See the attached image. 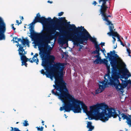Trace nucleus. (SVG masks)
<instances>
[{"instance_id": "obj_52", "label": "nucleus", "mask_w": 131, "mask_h": 131, "mask_svg": "<svg viewBox=\"0 0 131 131\" xmlns=\"http://www.w3.org/2000/svg\"><path fill=\"white\" fill-rule=\"evenodd\" d=\"M14 24H12L11 25V26H12V28H13V27H14Z\"/></svg>"}, {"instance_id": "obj_51", "label": "nucleus", "mask_w": 131, "mask_h": 131, "mask_svg": "<svg viewBox=\"0 0 131 131\" xmlns=\"http://www.w3.org/2000/svg\"><path fill=\"white\" fill-rule=\"evenodd\" d=\"M93 129L92 128V129L90 128V129H89V130H88V131H92Z\"/></svg>"}, {"instance_id": "obj_26", "label": "nucleus", "mask_w": 131, "mask_h": 131, "mask_svg": "<svg viewBox=\"0 0 131 131\" xmlns=\"http://www.w3.org/2000/svg\"><path fill=\"white\" fill-rule=\"evenodd\" d=\"M11 131H21L18 128L16 127H14V130H13V127H11Z\"/></svg>"}, {"instance_id": "obj_15", "label": "nucleus", "mask_w": 131, "mask_h": 131, "mask_svg": "<svg viewBox=\"0 0 131 131\" xmlns=\"http://www.w3.org/2000/svg\"><path fill=\"white\" fill-rule=\"evenodd\" d=\"M108 0H99V2L100 4L101 2H102V5L101 6V8L100 9V14H102V16L104 15V14L106 13L105 12H106L108 7L106 5V2Z\"/></svg>"}, {"instance_id": "obj_53", "label": "nucleus", "mask_w": 131, "mask_h": 131, "mask_svg": "<svg viewBox=\"0 0 131 131\" xmlns=\"http://www.w3.org/2000/svg\"><path fill=\"white\" fill-rule=\"evenodd\" d=\"M44 122L43 121H42L41 122L42 123V125H44V124H43L44 123Z\"/></svg>"}, {"instance_id": "obj_63", "label": "nucleus", "mask_w": 131, "mask_h": 131, "mask_svg": "<svg viewBox=\"0 0 131 131\" xmlns=\"http://www.w3.org/2000/svg\"><path fill=\"white\" fill-rule=\"evenodd\" d=\"M22 23V21L21 20H20V22L19 23H20V24H21Z\"/></svg>"}, {"instance_id": "obj_60", "label": "nucleus", "mask_w": 131, "mask_h": 131, "mask_svg": "<svg viewBox=\"0 0 131 131\" xmlns=\"http://www.w3.org/2000/svg\"><path fill=\"white\" fill-rule=\"evenodd\" d=\"M128 77H129V76H131V75L130 74H128Z\"/></svg>"}, {"instance_id": "obj_58", "label": "nucleus", "mask_w": 131, "mask_h": 131, "mask_svg": "<svg viewBox=\"0 0 131 131\" xmlns=\"http://www.w3.org/2000/svg\"><path fill=\"white\" fill-rule=\"evenodd\" d=\"M24 19V18L23 16H21V19L23 20Z\"/></svg>"}, {"instance_id": "obj_49", "label": "nucleus", "mask_w": 131, "mask_h": 131, "mask_svg": "<svg viewBox=\"0 0 131 131\" xmlns=\"http://www.w3.org/2000/svg\"><path fill=\"white\" fill-rule=\"evenodd\" d=\"M26 63V62H25L24 61H24H22L21 63L22 64H25V63Z\"/></svg>"}, {"instance_id": "obj_13", "label": "nucleus", "mask_w": 131, "mask_h": 131, "mask_svg": "<svg viewBox=\"0 0 131 131\" xmlns=\"http://www.w3.org/2000/svg\"><path fill=\"white\" fill-rule=\"evenodd\" d=\"M5 30V24L0 17V40L5 39V37L4 33Z\"/></svg>"}, {"instance_id": "obj_24", "label": "nucleus", "mask_w": 131, "mask_h": 131, "mask_svg": "<svg viewBox=\"0 0 131 131\" xmlns=\"http://www.w3.org/2000/svg\"><path fill=\"white\" fill-rule=\"evenodd\" d=\"M92 123L90 122H88V123L87 125V127L89 129H93L94 128V127L91 125Z\"/></svg>"}, {"instance_id": "obj_57", "label": "nucleus", "mask_w": 131, "mask_h": 131, "mask_svg": "<svg viewBox=\"0 0 131 131\" xmlns=\"http://www.w3.org/2000/svg\"><path fill=\"white\" fill-rule=\"evenodd\" d=\"M14 38H15V39L16 40V39H18V38H17V37H15Z\"/></svg>"}, {"instance_id": "obj_29", "label": "nucleus", "mask_w": 131, "mask_h": 131, "mask_svg": "<svg viewBox=\"0 0 131 131\" xmlns=\"http://www.w3.org/2000/svg\"><path fill=\"white\" fill-rule=\"evenodd\" d=\"M102 16H103L104 18V19H105L106 18L108 19V17H111V16L110 15L107 16L106 15V13L105 14H104V15H103Z\"/></svg>"}, {"instance_id": "obj_12", "label": "nucleus", "mask_w": 131, "mask_h": 131, "mask_svg": "<svg viewBox=\"0 0 131 131\" xmlns=\"http://www.w3.org/2000/svg\"><path fill=\"white\" fill-rule=\"evenodd\" d=\"M64 63L60 62L56 63L54 65V68L56 73H58L60 77V80H62L63 77V71L65 68Z\"/></svg>"}, {"instance_id": "obj_40", "label": "nucleus", "mask_w": 131, "mask_h": 131, "mask_svg": "<svg viewBox=\"0 0 131 131\" xmlns=\"http://www.w3.org/2000/svg\"><path fill=\"white\" fill-rule=\"evenodd\" d=\"M36 17H37L40 18H41V17H40V15L39 14V13H38L36 15Z\"/></svg>"}, {"instance_id": "obj_27", "label": "nucleus", "mask_w": 131, "mask_h": 131, "mask_svg": "<svg viewBox=\"0 0 131 131\" xmlns=\"http://www.w3.org/2000/svg\"><path fill=\"white\" fill-rule=\"evenodd\" d=\"M23 126H28L29 125L28 123V122L26 120H25L24 122L23 123Z\"/></svg>"}, {"instance_id": "obj_35", "label": "nucleus", "mask_w": 131, "mask_h": 131, "mask_svg": "<svg viewBox=\"0 0 131 131\" xmlns=\"http://www.w3.org/2000/svg\"><path fill=\"white\" fill-rule=\"evenodd\" d=\"M99 89H100L101 90H102V89H104V86L103 85L101 84H99Z\"/></svg>"}, {"instance_id": "obj_6", "label": "nucleus", "mask_w": 131, "mask_h": 131, "mask_svg": "<svg viewBox=\"0 0 131 131\" xmlns=\"http://www.w3.org/2000/svg\"><path fill=\"white\" fill-rule=\"evenodd\" d=\"M106 75L108 76V78L110 79V82L108 84L110 83L111 85L113 86L117 91H120L123 93L124 92V89L128 85L127 81L120 79L122 81L121 83H120L119 80V78L118 76L115 74L113 73L111 77H110L109 75Z\"/></svg>"}, {"instance_id": "obj_7", "label": "nucleus", "mask_w": 131, "mask_h": 131, "mask_svg": "<svg viewBox=\"0 0 131 131\" xmlns=\"http://www.w3.org/2000/svg\"><path fill=\"white\" fill-rule=\"evenodd\" d=\"M70 107L74 113H81L82 108L80 107V100L75 99L73 96L68 94Z\"/></svg>"}, {"instance_id": "obj_19", "label": "nucleus", "mask_w": 131, "mask_h": 131, "mask_svg": "<svg viewBox=\"0 0 131 131\" xmlns=\"http://www.w3.org/2000/svg\"><path fill=\"white\" fill-rule=\"evenodd\" d=\"M104 80L102 82L100 81L99 83H100L102 84L104 86H106L107 83H108V80L105 78V77H104Z\"/></svg>"}, {"instance_id": "obj_38", "label": "nucleus", "mask_w": 131, "mask_h": 131, "mask_svg": "<svg viewBox=\"0 0 131 131\" xmlns=\"http://www.w3.org/2000/svg\"><path fill=\"white\" fill-rule=\"evenodd\" d=\"M117 37V39H118L117 40L118 41H119L120 42V41H121L120 39L119 35L118 36V37Z\"/></svg>"}, {"instance_id": "obj_18", "label": "nucleus", "mask_w": 131, "mask_h": 131, "mask_svg": "<svg viewBox=\"0 0 131 131\" xmlns=\"http://www.w3.org/2000/svg\"><path fill=\"white\" fill-rule=\"evenodd\" d=\"M95 48L96 49V50L93 51L92 52V54H97V55L95 56L94 57H99L100 55V47L99 45H95Z\"/></svg>"}, {"instance_id": "obj_36", "label": "nucleus", "mask_w": 131, "mask_h": 131, "mask_svg": "<svg viewBox=\"0 0 131 131\" xmlns=\"http://www.w3.org/2000/svg\"><path fill=\"white\" fill-rule=\"evenodd\" d=\"M63 14V12H61L58 13V16H61Z\"/></svg>"}, {"instance_id": "obj_17", "label": "nucleus", "mask_w": 131, "mask_h": 131, "mask_svg": "<svg viewBox=\"0 0 131 131\" xmlns=\"http://www.w3.org/2000/svg\"><path fill=\"white\" fill-rule=\"evenodd\" d=\"M114 28V26L112 25L110 26V32L107 33V34L110 36H112L113 37H118L119 35L116 32H114L115 29H113Z\"/></svg>"}, {"instance_id": "obj_4", "label": "nucleus", "mask_w": 131, "mask_h": 131, "mask_svg": "<svg viewBox=\"0 0 131 131\" xmlns=\"http://www.w3.org/2000/svg\"><path fill=\"white\" fill-rule=\"evenodd\" d=\"M47 18L42 16L41 18L35 17L33 22L30 24L29 27V31L31 36L32 38H36L34 40L35 44L41 47L46 48H50L51 49L52 48L49 46L48 43H50L52 39V36L48 34L47 33L42 32L41 35L43 37L44 42H42L39 38L40 36V34L36 33L34 31V24L37 22H39L43 25L46 24Z\"/></svg>"}, {"instance_id": "obj_50", "label": "nucleus", "mask_w": 131, "mask_h": 131, "mask_svg": "<svg viewBox=\"0 0 131 131\" xmlns=\"http://www.w3.org/2000/svg\"><path fill=\"white\" fill-rule=\"evenodd\" d=\"M125 72H126V73L128 72V70L127 69H126L125 70Z\"/></svg>"}, {"instance_id": "obj_43", "label": "nucleus", "mask_w": 131, "mask_h": 131, "mask_svg": "<svg viewBox=\"0 0 131 131\" xmlns=\"http://www.w3.org/2000/svg\"><path fill=\"white\" fill-rule=\"evenodd\" d=\"M105 43L104 42H102L100 44L102 46H105Z\"/></svg>"}, {"instance_id": "obj_64", "label": "nucleus", "mask_w": 131, "mask_h": 131, "mask_svg": "<svg viewBox=\"0 0 131 131\" xmlns=\"http://www.w3.org/2000/svg\"><path fill=\"white\" fill-rule=\"evenodd\" d=\"M130 84H131V81H130V82L129 83Z\"/></svg>"}, {"instance_id": "obj_20", "label": "nucleus", "mask_w": 131, "mask_h": 131, "mask_svg": "<svg viewBox=\"0 0 131 131\" xmlns=\"http://www.w3.org/2000/svg\"><path fill=\"white\" fill-rule=\"evenodd\" d=\"M20 59L22 61L25 62H27L28 60L31 59V58L29 59L27 58L25 56H20Z\"/></svg>"}, {"instance_id": "obj_61", "label": "nucleus", "mask_w": 131, "mask_h": 131, "mask_svg": "<svg viewBox=\"0 0 131 131\" xmlns=\"http://www.w3.org/2000/svg\"><path fill=\"white\" fill-rule=\"evenodd\" d=\"M128 46L129 47L130 46V44L129 43H128Z\"/></svg>"}, {"instance_id": "obj_48", "label": "nucleus", "mask_w": 131, "mask_h": 131, "mask_svg": "<svg viewBox=\"0 0 131 131\" xmlns=\"http://www.w3.org/2000/svg\"><path fill=\"white\" fill-rule=\"evenodd\" d=\"M125 75L124 74V73L123 74V75L122 76V77H121V78H122V79H123L124 78V76Z\"/></svg>"}, {"instance_id": "obj_37", "label": "nucleus", "mask_w": 131, "mask_h": 131, "mask_svg": "<svg viewBox=\"0 0 131 131\" xmlns=\"http://www.w3.org/2000/svg\"><path fill=\"white\" fill-rule=\"evenodd\" d=\"M112 38L113 39V40L112 41V42L113 44H114L115 42V41H116V39L114 37H112Z\"/></svg>"}, {"instance_id": "obj_11", "label": "nucleus", "mask_w": 131, "mask_h": 131, "mask_svg": "<svg viewBox=\"0 0 131 131\" xmlns=\"http://www.w3.org/2000/svg\"><path fill=\"white\" fill-rule=\"evenodd\" d=\"M64 28L62 26H61V25L58 26H55L52 27H49L45 29V31H49L52 34H54V36L56 37L60 35V33L56 30H58L60 32H64Z\"/></svg>"}, {"instance_id": "obj_9", "label": "nucleus", "mask_w": 131, "mask_h": 131, "mask_svg": "<svg viewBox=\"0 0 131 131\" xmlns=\"http://www.w3.org/2000/svg\"><path fill=\"white\" fill-rule=\"evenodd\" d=\"M59 18L60 19H59L58 18L54 17L53 19H52L51 17H49L47 18L46 21V24L48 23H53L54 24H57L55 26H58L61 25V26H64L65 27H67V29L69 30V26L67 22H66L63 20L65 19V17H59Z\"/></svg>"}, {"instance_id": "obj_46", "label": "nucleus", "mask_w": 131, "mask_h": 131, "mask_svg": "<svg viewBox=\"0 0 131 131\" xmlns=\"http://www.w3.org/2000/svg\"><path fill=\"white\" fill-rule=\"evenodd\" d=\"M16 22L17 24L18 25L20 24V23H19V21L18 20H16Z\"/></svg>"}, {"instance_id": "obj_23", "label": "nucleus", "mask_w": 131, "mask_h": 131, "mask_svg": "<svg viewBox=\"0 0 131 131\" xmlns=\"http://www.w3.org/2000/svg\"><path fill=\"white\" fill-rule=\"evenodd\" d=\"M103 19L104 20H105L107 22V25H110L109 26V29L110 30V26L112 25L113 26H114L113 24L112 23V22L111 21L108 20V19L106 18L105 19Z\"/></svg>"}, {"instance_id": "obj_3", "label": "nucleus", "mask_w": 131, "mask_h": 131, "mask_svg": "<svg viewBox=\"0 0 131 131\" xmlns=\"http://www.w3.org/2000/svg\"><path fill=\"white\" fill-rule=\"evenodd\" d=\"M70 31H75L73 32H68L64 36V38L70 41H73L74 44L78 46L79 43L83 45L86 44L88 39H90L91 36L84 27L81 26L77 28L74 24H69Z\"/></svg>"}, {"instance_id": "obj_21", "label": "nucleus", "mask_w": 131, "mask_h": 131, "mask_svg": "<svg viewBox=\"0 0 131 131\" xmlns=\"http://www.w3.org/2000/svg\"><path fill=\"white\" fill-rule=\"evenodd\" d=\"M90 40L94 43L95 46L98 45L97 44V43L96 41V38H92L91 36L90 37Z\"/></svg>"}, {"instance_id": "obj_16", "label": "nucleus", "mask_w": 131, "mask_h": 131, "mask_svg": "<svg viewBox=\"0 0 131 131\" xmlns=\"http://www.w3.org/2000/svg\"><path fill=\"white\" fill-rule=\"evenodd\" d=\"M80 104H81L80 105H81V108L83 111V112L84 113H88V114L90 116H93L94 118V119H95V120H96L95 119V117H94V114H93V115H91V114H90V113L91 111H93V110H91V108H92L91 107L92 106H90V111L88 112V109H87V106L85 105V104L82 101H80ZM97 105V104H96V105ZM93 106H94V105H93ZM93 114H94V113H93Z\"/></svg>"}, {"instance_id": "obj_41", "label": "nucleus", "mask_w": 131, "mask_h": 131, "mask_svg": "<svg viewBox=\"0 0 131 131\" xmlns=\"http://www.w3.org/2000/svg\"><path fill=\"white\" fill-rule=\"evenodd\" d=\"M121 44L123 46H125V45L123 43L122 41H120Z\"/></svg>"}, {"instance_id": "obj_45", "label": "nucleus", "mask_w": 131, "mask_h": 131, "mask_svg": "<svg viewBox=\"0 0 131 131\" xmlns=\"http://www.w3.org/2000/svg\"><path fill=\"white\" fill-rule=\"evenodd\" d=\"M35 62L37 64H38V62H39V60L37 58L36 61H35Z\"/></svg>"}, {"instance_id": "obj_25", "label": "nucleus", "mask_w": 131, "mask_h": 131, "mask_svg": "<svg viewBox=\"0 0 131 131\" xmlns=\"http://www.w3.org/2000/svg\"><path fill=\"white\" fill-rule=\"evenodd\" d=\"M126 123L129 126H131V118H130L127 121H126Z\"/></svg>"}, {"instance_id": "obj_32", "label": "nucleus", "mask_w": 131, "mask_h": 131, "mask_svg": "<svg viewBox=\"0 0 131 131\" xmlns=\"http://www.w3.org/2000/svg\"><path fill=\"white\" fill-rule=\"evenodd\" d=\"M127 51L128 54V56H131L130 55V54L131 53V51L130 49L127 48Z\"/></svg>"}, {"instance_id": "obj_56", "label": "nucleus", "mask_w": 131, "mask_h": 131, "mask_svg": "<svg viewBox=\"0 0 131 131\" xmlns=\"http://www.w3.org/2000/svg\"><path fill=\"white\" fill-rule=\"evenodd\" d=\"M12 28H13L14 30H15L16 29V28L14 27Z\"/></svg>"}, {"instance_id": "obj_47", "label": "nucleus", "mask_w": 131, "mask_h": 131, "mask_svg": "<svg viewBox=\"0 0 131 131\" xmlns=\"http://www.w3.org/2000/svg\"><path fill=\"white\" fill-rule=\"evenodd\" d=\"M28 61H30V62L31 63H32L33 62H34L33 61H32L31 59L29 60H28Z\"/></svg>"}, {"instance_id": "obj_22", "label": "nucleus", "mask_w": 131, "mask_h": 131, "mask_svg": "<svg viewBox=\"0 0 131 131\" xmlns=\"http://www.w3.org/2000/svg\"><path fill=\"white\" fill-rule=\"evenodd\" d=\"M59 42L60 44H64L68 42V41H65L63 38H62L59 40Z\"/></svg>"}, {"instance_id": "obj_1", "label": "nucleus", "mask_w": 131, "mask_h": 131, "mask_svg": "<svg viewBox=\"0 0 131 131\" xmlns=\"http://www.w3.org/2000/svg\"><path fill=\"white\" fill-rule=\"evenodd\" d=\"M45 48V49H43L40 50L39 54L42 60L41 65L46 70L45 75L47 77L52 80L53 78L54 77L55 79V84L53 85L54 88L52 90V93L53 91L55 92V89L58 91L67 88V83L63 79L60 80V77H59V74L56 73L55 71L53 72L50 70V69L52 67V63L54 62L55 58L53 55L47 54V50L48 49Z\"/></svg>"}, {"instance_id": "obj_34", "label": "nucleus", "mask_w": 131, "mask_h": 131, "mask_svg": "<svg viewBox=\"0 0 131 131\" xmlns=\"http://www.w3.org/2000/svg\"><path fill=\"white\" fill-rule=\"evenodd\" d=\"M40 73L41 74H42L43 75H46V72H45L44 70L43 69H42L40 71Z\"/></svg>"}, {"instance_id": "obj_55", "label": "nucleus", "mask_w": 131, "mask_h": 131, "mask_svg": "<svg viewBox=\"0 0 131 131\" xmlns=\"http://www.w3.org/2000/svg\"><path fill=\"white\" fill-rule=\"evenodd\" d=\"M48 3H52V2H50L49 1H48Z\"/></svg>"}, {"instance_id": "obj_42", "label": "nucleus", "mask_w": 131, "mask_h": 131, "mask_svg": "<svg viewBox=\"0 0 131 131\" xmlns=\"http://www.w3.org/2000/svg\"><path fill=\"white\" fill-rule=\"evenodd\" d=\"M97 4V2L95 1H94L93 2V3L92 4L94 5H95Z\"/></svg>"}, {"instance_id": "obj_54", "label": "nucleus", "mask_w": 131, "mask_h": 131, "mask_svg": "<svg viewBox=\"0 0 131 131\" xmlns=\"http://www.w3.org/2000/svg\"><path fill=\"white\" fill-rule=\"evenodd\" d=\"M117 47V43L116 44V46L114 47V49H116Z\"/></svg>"}, {"instance_id": "obj_2", "label": "nucleus", "mask_w": 131, "mask_h": 131, "mask_svg": "<svg viewBox=\"0 0 131 131\" xmlns=\"http://www.w3.org/2000/svg\"><path fill=\"white\" fill-rule=\"evenodd\" d=\"M91 111L90 113L91 115H94L96 120H100L103 122L108 121L109 118L113 117L114 118L118 116L119 121H121V118L124 120L126 119L127 121L130 118L127 116L125 113H122L119 110H116L112 108H108V106L106 104L102 103L99 104L95 105L91 107Z\"/></svg>"}, {"instance_id": "obj_30", "label": "nucleus", "mask_w": 131, "mask_h": 131, "mask_svg": "<svg viewBox=\"0 0 131 131\" xmlns=\"http://www.w3.org/2000/svg\"><path fill=\"white\" fill-rule=\"evenodd\" d=\"M102 91V90H101L100 89L98 88L96 91V94H98L99 93L101 92Z\"/></svg>"}, {"instance_id": "obj_10", "label": "nucleus", "mask_w": 131, "mask_h": 131, "mask_svg": "<svg viewBox=\"0 0 131 131\" xmlns=\"http://www.w3.org/2000/svg\"><path fill=\"white\" fill-rule=\"evenodd\" d=\"M115 51L113 50L112 51H111L110 53H107V57L109 60L111 61L110 64L111 66L113 68H116L117 65V59L118 58V56L115 54Z\"/></svg>"}, {"instance_id": "obj_44", "label": "nucleus", "mask_w": 131, "mask_h": 131, "mask_svg": "<svg viewBox=\"0 0 131 131\" xmlns=\"http://www.w3.org/2000/svg\"><path fill=\"white\" fill-rule=\"evenodd\" d=\"M27 63H25V64H21V66H23L24 65L26 67H27Z\"/></svg>"}, {"instance_id": "obj_33", "label": "nucleus", "mask_w": 131, "mask_h": 131, "mask_svg": "<svg viewBox=\"0 0 131 131\" xmlns=\"http://www.w3.org/2000/svg\"><path fill=\"white\" fill-rule=\"evenodd\" d=\"M100 51H101L103 53V54L105 56V53L106 52V51L105 50L104 48H103V49H100Z\"/></svg>"}, {"instance_id": "obj_59", "label": "nucleus", "mask_w": 131, "mask_h": 131, "mask_svg": "<svg viewBox=\"0 0 131 131\" xmlns=\"http://www.w3.org/2000/svg\"><path fill=\"white\" fill-rule=\"evenodd\" d=\"M14 37L13 38V39L12 40V41H13V42H14Z\"/></svg>"}, {"instance_id": "obj_39", "label": "nucleus", "mask_w": 131, "mask_h": 131, "mask_svg": "<svg viewBox=\"0 0 131 131\" xmlns=\"http://www.w3.org/2000/svg\"><path fill=\"white\" fill-rule=\"evenodd\" d=\"M79 46H80V48H79V51H80V49L82 48V47H83V46L82 45H79Z\"/></svg>"}, {"instance_id": "obj_8", "label": "nucleus", "mask_w": 131, "mask_h": 131, "mask_svg": "<svg viewBox=\"0 0 131 131\" xmlns=\"http://www.w3.org/2000/svg\"><path fill=\"white\" fill-rule=\"evenodd\" d=\"M15 42L17 43V45L19 46V48L18 50L19 51V54L20 56H25L27 53V52L25 51L23 49L24 47H26L25 45L29 46V41L28 39H24L23 37H22V39L20 38L18 39V41H15Z\"/></svg>"}, {"instance_id": "obj_62", "label": "nucleus", "mask_w": 131, "mask_h": 131, "mask_svg": "<svg viewBox=\"0 0 131 131\" xmlns=\"http://www.w3.org/2000/svg\"><path fill=\"white\" fill-rule=\"evenodd\" d=\"M33 54V53L32 52H31V55H32Z\"/></svg>"}, {"instance_id": "obj_31", "label": "nucleus", "mask_w": 131, "mask_h": 131, "mask_svg": "<svg viewBox=\"0 0 131 131\" xmlns=\"http://www.w3.org/2000/svg\"><path fill=\"white\" fill-rule=\"evenodd\" d=\"M36 128H37V129L38 130H39V131H42L43 130V127L42 126L40 128L37 127Z\"/></svg>"}, {"instance_id": "obj_28", "label": "nucleus", "mask_w": 131, "mask_h": 131, "mask_svg": "<svg viewBox=\"0 0 131 131\" xmlns=\"http://www.w3.org/2000/svg\"><path fill=\"white\" fill-rule=\"evenodd\" d=\"M38 56V55L37 53H35V55L33 56V57L32 58V59L35 62L36 61V59H34V58L36 57L37 58V57Z\"/></svg>"}, {"instance_id": "obj_5", "label": "nucleus", "mask_w": 131, "mask_h": 131, "mask_svg": "<svg viewBox=\"0 0 131 131\" xmlns=\"http://www.w3.org/2000/svg\"><path fill=\"white\" fill-rule=\"evenodd\" d=\"M59 92H57V91L54 92L53 91L52 93L53 95L59 96V98L64 103V106L60 107V110L61 111L64 110L65 112H69L71 109L69 105V100L68 101L66 99L68 100V94H69L68 89L67 88L58 91Z\"/></svg>"}, {"instance_id": "obj_14", "label": "nucleus", "mask_w": 131, "mask_h": 131, "mask_svg": "<svg viewBox=\"0 0 131 131\" xmlns=\"http://www.w3.org/2000/svg\"><path fill=\"white\" fill-rule=\"evenodd\" d=\"M95 58H97L94 61V63H95V64H98L99 63V62H100V64L102 63H104L105 64L106 66V67L108 73H110V65H108V60L105 59H104V60H102L101 59V57L100 56H99V57Z\"/></svg>"}]
</instances>
